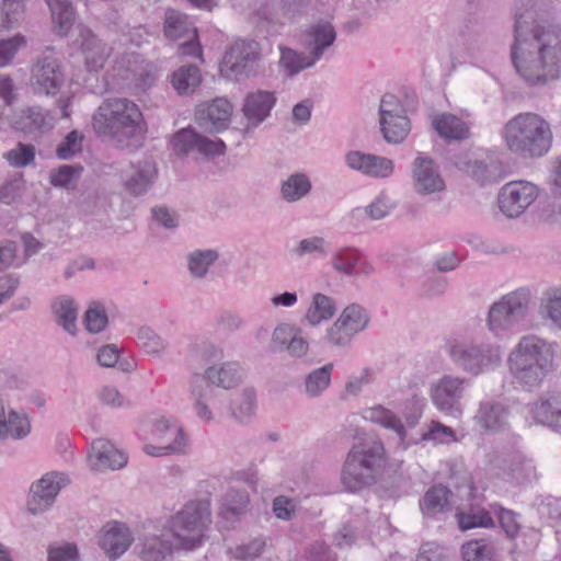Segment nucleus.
<instances>
[{"label": "nucleus", "mask_w": 561, "mask_h": 561, "mask_svg": "<svg viewBox=\"0 0 561 561\" xmlns=\"http://www.w3.org/2000/svg\"><path fill=\"white\" fill-rule=\"evenodd\" d=\"M553 8L545 0L515 4L511 57L517 75L529 87L545 85L561 73V28L549 24Z\"/></svg>", "instance_id": "1"}, {"label": "nucleus", "mask_w": 561, "mask_h": 561, "mask_svg": "<svg viewBox=\"0 0 561 561\" xmlns=\"http://www.w3.org/2000/svg\"><path fill=\"white\" fill-rule=\"evenodd\" d=\"M554 356L553 344L534 334L525 335L508 355V371L516 383L531 390L553 370Z\"/></svg>", "instance_id": "2"}, {"label": "nucleus", "mask_w": 561, "mask_h": 561, "mask_svg": "<svg viewBox=\"0 0 561 561\" xmlns=\"http://www.w3.org/2000/svg\"><path fill=\"white\" fill-rule=\"evenodd\" d=\"M92 127L99 137L121 147L139 141L146 130L139 107L127 99L105 100L92 116Z\"/></svg>", "instance_id": "3"}, {"label": "nucleus", "mask_w": 561, "mask_h": 561, "mask_svg": "<svg viewBox=\"0 0 561 561\" xmlns=\"http://www.w3.org/2000/svg\"><path fill=\"white\" fill-rule=\"evenodd\" d=\"M242 381V369L236 362L208 366L203 374H193L188 382V392L193 401L196 416L204 422L215 420V411L219 410L217 401L222 393L215 387L231 389Z\"/></svg>", "instance_id": "4"}, {"label": "nucleus", "mask_w": 561, "mask_h": 561, "mask_svg": "<svg viewBox=\"0 0 561 561\" xmlns=\"http://www.w3.org/2000/svg\"><path fill=\"white\" fill-rule=\"evenodd\" d=\"M508 150L523 158H539L552 144L550 124L536 113H520L511 118L502 129Z\"/></svg>", "instance_id": "5"}, {"label": "nucleus", "mask_w": 561, "mask_h": 561, "mask_svg": "<svg viewBox=\"0 0 561 561\" xmlns=\"http://www.w3.org/2000/svg\"><path fill=\"white\" fill-rule=\"evenodd\" d=\"M387 462L383 443L370 437L354 445L343 463L341 481L348 492L373 485Z\"/></svg>", "instance_id": "6"}, {"label": "nucleus", "mask_w": 561, "mask_h": 561, "mask_svg": "<svg viewBox=\"0 0 561 561\" xmlns=\"http://www.w3.org/2000/svg\"><path fill=\"white\" fill-rule=\"evenodd\" d=\"M211 524L210 504L205 500L188 501L171 516L168 528L178 550L192 551L199 548Z\"/></svg>", "instance_id": "7"}, {"label": "nucleus", "mask_w": 561, "mask_h": 561, "mask_svg": "<svg viewBox=\"0 0 561 561\" xmlns=\"http://www.w3.org/2000/svg\"><path fill=\"white\" fill-rule=\"evenodd\" d=\"M448 354L457 368L471 376L490 371L502 362L499 345L473 340H455L449 344Z\"/></svg>", "instance_id": "8"}, {"label": "nucleus", "mask_w": 561, "mask_h": 561, "mask_svg": "<svg viewBox=\"0 0 561 561\" xmlns=\"http://www.w3.org/2000/svg\"><path fill=\"white\" fill-rule=\"evenodd\" d=\"M530 290L526 287L518 288L504 295L500 300L491 305L486 325L496 336L504 335L519 325L527 317L530 305Z\"/></svg>", "instance_id": "9"}, {"label": "nucleus", "mask_w": 561, "mask_h": 561, "mask_svg": "<svg viewBox=\"0 0 561 561\" xmlns=\"http://www.w3.org/2000/svg\"><path fill=\"white\" fill-rule=\"evenodd\" d=\"M261 46L255 41H236L225 53L220 65L221 75L232 81L256 77L261 71Z\"/></svg>", "instance_id": "10"}, {"label": "nucleus", "mask_w": 561, "mask_h": 561, "mask_svg": "<svg viewBox=\"0 0 561 561\" xmlns=\"http://www.w3.org/2000/svg\"><path fill=\"white\" fill-rule=\"evenodd\" d=\"M163 35L169 41H183L178 48L179 55L202 58L197 30L187 14L168 9L163 19Z\"/></svg>", "instance_id": "11"}, {"label": "nucleus", "mask_w": 561, "mask_h": 561, "mask_svg": "<svg viewBox=\"0 0 561 561\" xmlns=\"http://www.w3.org/2000/svg\"><path fill=\"white\" fill-rule=\"evenodd\" d=\"M539 193V187L531 182H508L499 193V207L507 218H518L535 203Z\"/></svg>", "instance_id": "12"}, {"label": "nucleus", "mask_w": 561, "mask_h": 561, "mask_svg": "<svg viewBox=\"0 0 561 561\" xmlns=\"http://www.w3.org/2000/svg\"><path fill=\"white\" fill-rule=\"evenodd\" d=\"M467 379L454 376H443L431 389V396L435 407L449 415L458 416L461 414V399L465 396Z\"/></svg>", "instance_id": "13"}, {"label": "nucleus", "mask_w": 561, "mask_h": 561, "mask_svg": "<svg viewBox=\"0 0 561 561\" xmlns=\"http://www.w3.org/2000/svg\"><path fill=\"white\" fill-rule=\"evenodd\" d=\"M67 483V477L56 471L45 473L39 480L33 482L26 503L28 513L38 515L49 510L61 488Z\"/></svg>", "instance_id": "14"}, {"label": "nucleus", "mask_w": 561, "mask_h": 561, "mask_svg": "<svg viewBox=\"0 0 561 561\" xmlns=\"http://www.w3.org/2000/svg\"><path fill=\"white\" fill-rule=\"evenodd\" d=\"M171 145L178 156H187L197 152L204 157H215L226 152V145L221 139H210L198 134L192 127L182 128L175 133Z\"/></svg>", "instance_id": "15"}, {"label": "nucleus", "mask_w": 561, "mask_h": 561, "mask_svg": "<svg viewBox=\"0 0 561 561\" xmlns=\"http://www.w3.org/2000/svg\"><path fill=\"white\" fill-rule=\"evenodd\" d=\"M167 526H146L138 538V556L142 561H163L175 548V540Z\"/></svg>", "instance_id": "16"}, {"label": "nucleus", "mask_w": 561, "mask_h": 561, "mask_svg": "<svg viewBox=\"0 0 561 561\" xmlns=\"http://www.w3.org/2000/svg\"><path fill=\"white\" fill-rule=\"evenodd\" d=\"M412 187L419 195H434L446 190L438 164L430 157L419 154L411 164Z\"/></svg>", "instance_id": "17"}, {"label": "nucleus", "mask_w": 561, "mask_h": 561, "mask_svg": "<svg viewBox=\"0 0 561 561\" xmlns=\"http://www.w3.org/2000/svg\"><path fill=\"white\" fill-rule=\"evenodd\" d=\"M64 83L56 58L46 56L39 59L32 70V85L36 94L55 95Z\"/></svg>", "instance_id": "18"}, {"label": "nucleus", "mask_w": 561, "mask_h": 561, "mask_svg": "<svg viewBox=\"0 0 561 561\" xmlns=\"http://www.w3.org/2000/svg\"><path fill=\"white\" fill-rule=\"evenodd\" d=\"M158 178V169L152 160L133 163L123 175L124 190L134 197L146 195Z\"/></svg>", "instance_id": "19"}, {"label": "nucleus", "mask_w": 561, "mask_h": 561, "mask_svg": "<svg viewBox=\"0 0 561 561\" xmlns=\"http://www.w3.org/2000/svg\"><path fill=\"white\" fill-rule=\"evenodd\" d=\"M232 106L225 98H217L210 103L202 104L196 108L197 125L208 133H218L227 128Z\"/></svg>", "instance_id": "20"}, {"label": "nucleus", "mask_w": 561, "mask_h": 561, "mask_svg": "<svg viewBox=\"0 0 561 561\" xmlns=\"http://www.w3.org/2000/svg\"><path fill=\"white\" fill-rule=\"evenodd\" d=\"M455 165L481 184L497 182L502 179L501 164L492 158L479 160L466 152L455 158Z\"/></svg>", "instance_id": "21"}, {"label": "nucleus", "mask_w": 561, "mask_h": 561, "mask_svg": "<svg viewBox=\"0 0 561 561\" xmlns=\"http://www.w3.org/2000/svg\"><path fill=\"white\" fill-rule=\"evenodd\" d=\"M11 127L24 134H37L54 127V117L41 106H30L15 112L10 119Z\"/></svg>", "instance_id": "22"}, {"label": "nucleus", "mask_w": 561, "mask_h": 561, "mask_svg": "<svg viewBox=\"0 0 561 561\" xmlns=\"http://www.w3.org/2000/svg\"><path fill=\"white\" fill-rule=\"evenodd\" d=\"M276 103V98L273 92L257 90L249 93L242 106V112L247 118L245 130L257 127L271 114L272 108Z\"/></svg>", "instance_id": "23"}, {"label": "nucleus", "mask_w": 561, "mask_h": 561, "mask_svg": "<svg viewBox=\"0 0 561 561\" xmlns=\"http://www.w3.org/2000/svg\"><path fill=\"white\" fill-rule=\"evenodd\" d=\"M133 536L129 528L122 523L107 524L101 534L99 543L102 550L114 560L121 557L131 545Z\"/></svg>", "instance_id": "24"}, {"label": "nucleus", "mask_w": 561, "mask_h": 561, "mask_svg": "<svg viewBox=\"0 0 561 561\" xmlns=\"http://www.w3.org/2000/svg\"><path fill=\"white\" fill-rule=\"evenodd\" d=\"M81 51L84 57V65L89 71L102 69L111 55L108 47L91 30L82 28L80 32Z\"/></svg>", "instance_id": "25"}, {"label": "nucleus", "mask_w": 561, "mask_h": 561, "mask_svg": "<svg viewBox=\"0 0 561 561\" xmlns=\"http://www.w3.org/2000/svg\"><path fill=\"white\" fill-rule=\"evenodd\" d=\"M527 408L535 423L561 430V393L540 398Z\"/></svg>", "instance_id": "26"}, {"label": "nucleus", "mask_w": 561, "mask_h": 561, "mask_svg": "<svg viewBox=\"0 0 561 561\" xmlns=\"http://www.w3.org/2000/svg\"><path fill=\"white\" fill-rule=\"evenodd\" d=\"M89 458L92 467L98 470H116L127 463L126 455L116 449L112 443L103 438L93 440Z\"/></svg>", "instance_id": "27"}, {"label": "nucleus", "mask_w": 561, "mask_h": 561, "mask_svg": "<svg viewBox=\"0 0 561 561\" xmlns=\"http://www.w3.org/2000/svg\"><path fill=\"white\" fill-rule=\"evenodd\" d=\"M336 32L329 22L312 24L306 32L305 45L316 61L320 60L324 51L333 45Z\"/></svg>", "instance_id": "28"}, {"label": "nucleus", "mask_w": 561, "mask_h": 561, "mask_svg": "<svg viewBox=\"0 0 561 561\" xmlns=\"http://www.w3.org/2000/svg\"><path fill=\"white\" fill-rule=\"evenodd\" d=\"M363 417L366 421L378 424L387 430L393 431L399 438V443L403 444L407 437L405 427L400 417L391 410L381 404L366 408L363 411Z\"/></svg>", "instance_id": "29"}, {"label": "nucleus", "mask_w": 561, "mask_h": 561, "mask_svg": "<svg viewBox=\"0 0 561 561\" xmlns=\"http://www.w3.org/2000/svg\"><path fill=\"white\" fill-rule=\"evenodd\" d=\"M433 127L440 137L448 140H463L470 136L468 124L448 113L436 116L433 119Z\"/></svg>", "instance_id": "30"}, {"label": "nucleus", "mask_w": 561, "mask_h": 561, "mask_svg": "<svg viewBox=\"0 0 561 561\" xmlns=\"http://www.w3.org/2000/svg\"><path fill=\"white\" fill-rule=\"evenodd\" d=\"M248 504L249 496L245 491L230 489L220 500L219 516L229 523H234L245 513Z\"/></svg>", "instance_id": "31"}, {"label": "nucleus", "mask_w": 561, "mask_h": 561, "mask_svg": "<svg viewBox=\"0 0 561 561\" xmlns=\"http://www.w3.org/2000/svg\"><path fill=\"white\" fill-rule=\"evenodd\" d=\"M362 252L354 247H342L333 252L330 264L340 275L346 277L357 276Z\"/></svg>", "instance_id": "32"}, {"label": "nucleus", "mask_w": 561, "mask_h": 561, "mask_svg": "<svg viewBox=\"0 0 561 561\" xmlns=\"http://www.w3.org/2000/svg\"><path fill=\"white\" fill-rule=\"evenodd\" d=\"M55 33L66 36L75 23V10L69 0H46Z\"/></svg>", "instance_id": "33"}, {"label": "nucleus", "mask_w": 561, "mask_h": 561, "mask_svg": "<svg viewBox=\"0 0 561 561\" xmlns=\"http://www.w3.org/2000/svg\"><path fill=\"white\" fill-rule=\"evenodd\" d=\"M312 183L302 172H295L282 182L280 195L287 203H296L310 194Z\"/></svg>", "instance_id": "34"}, {"label": "nucleus", "mask_w": 561, "mask_h": 561, "mask_svg": "<svg viewBox=\"0 0 561 561\" xmlns=\"http://www.w3.org/2000/svg\"><path fill=\"white\" fill-rule=\"evenodd\" d=\"M336 304L333 298L317 293L312 296L311 304L305 314L306 321L314 327L328 321L336 313Z\"/></svg>", "instance_id": "35"}, {"label": "nucleus", "mask_w": 561, "mask_h": 561, "mask_svg": "<svg viewBox=\"0 0 561 561\" xmlns=\"http://www.w3.org/2000/svg\"><path fill=\"white\" fill-rule=\"evenodd\" d=\"M330 243L321 236H311L299 240L290 254L298 259L312 257L323 260L329 255Z\"/></svg>", "instance_id": "36"}, {"label": "nucleus", "mask_w": 561, "mask_h": 561, "mask_svg": "<svg viewBox=\"0 0 561 561\" xmlns=\"http://www.w3.org/2000/svg\"><path fill=\"white\" fill-rule=\"evenodd\" d=\"M279 66L288 77H294L317 64L310 54L306 55L286 46H279Z\"/></svg>", "instance_id": "37"}, {"label": "nucleus", "mask_w": 561, "mask_h": 561, "mask_svg": "<svg viewBox=\"0 0 561 561\" xmlns=\"http://www.w3.org/2000/svg\"><path fill=\"white\" fill-rule=\"evenodd\" d=\"M476 420L486 430H497L506 423L507 411L499 402L483 401L480 403Z\"/></svg>", "instance_id": "38"}, {"label": "nucleus", "mask_w": 561, "mask_h": 561, "mask_svg": "<svg viewBox=\"0 0 561 561\" xmlns=\"http://www.w3.org/2000/svg\"><path fill=\"white\" fill-rule=\"evenodd\" d=\"M504 470L517 482H530L537 477L534 461L522 453H514L505 460Z\"/></svg>", "instance_id": "39"}, {"label": "nucleus", "mask_w": 561, "mask_h": 561, "mask_svg": "<svg viewBox=\"0 0 561 561\" xmlns=\"http://www.w3.org/2000/svg\"><path fill=\"white\" fill-rule=\"evenodd\" d=\"M202 81L201 71L195 65L180 67L171 75V84L181 95H187L195 91Z\"/></svg>", "instance_id": "40"}, {"label": "nucleus", "mask_w": 561, "mask_h": 561, "mask_svg": "<svg viewBox=\"0 0 561 561\" xmlns=\"http://www.w3.org/2000/svg\"><path fill=\"white\" fill-rule=\"evenodd\" d=\"M53 309L57 323L67 333L75 335L77 333L76 322L78 317V307L75 300L68 296H61L55 300Z\"/></svg>", "instance_id": "41"}, {"label": "nucleus", "mask_w": 561, "mask_h": 561, "mask_svg": "<svg viewBox=\"0 0 561 561\" xmlns=\"http://www.w3.org/2000/svg\"><path fill=\"white\" fill-rule=\"evenodd\" d=\"M332 370L333 364L329 363L306 375L304 380V392L306 396L309 398H317L321 396L330 386Z\"/></svg>", "instance_id": "42"}, {"label": "nucleus", "mask_w": 561, "mask_h": 561, "mask_svg": "<svg viewBox=\"0 0 561 561\" xmlns=\"http://www.w3.org/2000/svg\"><path fill=\"white\" fill-rule=\"evenodd\" d=\"M219 259L215 249L195 250L187 254V268L194 278H204L213 265Z\"/></svg>", "instance_id": "43"}, {"label": "nucleus", "mask_w": 561, "mask_h": 561, "mask_svg": "<svg viewBox=\"0 0 561 561\" xmlns=\"http://www.w3.org/2000/svg\"><path fill=\"white\" fill-rule=\"evenodd\" d=\"M495 551L494 543L488 539L470 540L461 548L465 561H497Z\"/></svg>", "instance_id": "44"}, {"label": "nucleus", "mask_w": 561, "mask_h": 561, "mask_svg": "<svg viewBox=\"0 0 561 561\" xmlns=\"http://www.w3.org/2000/svg\"><path fill=\"white\" fill-rule=\"evenodd\" d=\"M449 493L450 491L442 484L432 486L425 493L420 504L422 512L426 516H435L436 514L444 512L448 505Z\"/></svg>", "instance_id": "45"}, {"label": "nucleus", "mask_w": 561, "mask_h": 561, "mask_svg": "<svg viewBox=\"0 0 561 561\" xmlns=\"http://www.w3.org/2000/svg\"><path fill=\"white\" fill-rule=\"evenodd\" d=\"M299 333H301V328L299 327L290 323L278 324L272 333L270 350L273 353H288Z\"/></svg>", "instance_id": "46"}, {"label": "nucleus", "mask_w": 561, "mask_h": 561, "mask_svg": "<svg viewBox=\"0 0 561 561\" xmlns=\"http://www.w3.org/2000/svg\"><path fill=\"white\" fill-rule=\"evenodd\" d=\"M256 394L252 388H247L231 403V415L238 422H248L256 408Z\"/></svg>", "instance_id": "47"}, {"label": "nucleus", "mask_w": 561, "mask_h": 561, "mask_svg": "<svg viewBox=\"0 0 561 561\" xmlns=\"http://www.w3.org/2000/svg\"><path fill=\"white\" fill-rule=\"evenodd\" d=\"M3 430V439H23L31 433V422L25 413L11 410L8 414L4 413Z\"/></svg>", "instance_id": "48"}, {"label": "nucleus", "mask_w": 561, "mask_h": 561, "mask_svg": "<svg viewBox=\"0 0 561 561\" xmlns=\"http://www.w3.org/2000/svg\"><path fill=\"white\" fill-rule=\"evenodd\" d=\"M154 434L164 444L170 442H178L182 437V449L187 445V437L183 427L172 419L161 417L154 423Z\"/></svg>", "instance_id": "49"}, {"label": "nucleus", "mask_w": 561, "mask_h": 561, "mask_svg": "<svg viewBox=\"0 0 561 561\" xmlns=\"http://www.w3.org/2000/svg\"><path fill=\"white\" fill-rule=\"evenodd\" d=\"M83 168L80 164H62L49 173V182L55 187L71 190L81 176Z\"/></svg>", "instance_id": "50"}, {"label": "nucleus", "mask_w": 561, "mask_h": 561, "mask_svg": "<svg viewBox=\"0 0 561 561\" xmlns=\"http://www.w3.org/2000/svg\"><path fill=\"white\" fill-rule=\"evenodd\" d=\"M337 319L355 334L363 331L369 321L367 311L356 304L346 307Z\"/></svg>", "instance_id": "51"}, {"label": "nucleus", "mask_w": 561, "mask_h": 561, "mask_svg": "<svg viewBox=\"0 0 561 561\" xmlns=\"http://www.w3.org/2000/svg\"><path fill=\"white\" fill-rule=\"evenodd\" d=\"M190 356L195 360L210 363L219 360L224 356L222 350L206 339H198L190 345Z\"/></svg>", "instance_id": "52"}, {"label": "nucleus", "mask_w": 561, "mask_h": 561, "mask_svg": "<svg viewBox=\"0 0 561 561\" xmlns=\"http://www.w3.org/2000/svg\"><path fill=\"white\" fill-rule=\"evenodd\" d=\"M138 345L150 355H158L165 351L168 343L149 327H141L137 331Z\"/></svg>", "instance_id": "53"}, {"label": "nucleus", "mask_w": 561, "mask_h": 561, "mask_svg": "<svg viewBox=\"0 0 561 561\" xmlns=\"http://www.w3.org/2000/svg\"><path fill=\"white\" fill-rule=\"evenodd\" d=\"M459 527L462 530L476 527H490L493 526L490 513L484 508L471 507L468 512H461L457 515Z\"/></svg>", "instance_id": "54"}, {"label": "nucleus", "mask_w": 561, "mask_h": 561, "mask_svg": "<svg viewBox=\"0 0 561 561\" xmlns=\"http://www.w3.org/2000/svg\"><path fill=\"white\" fill-rule=\"evenodd\" d=\"M380 125L390 124L394 118L405 116L407 111L400 100L391 93L382 96L379 106Z\"/></svg>", "instance_id": "55"}, {"label": "nucleus", "mask_w": 561, "mask_h": 561, "mask_svg": "<svg viewBox=\"0 0 561 561\" xmlns=\"http://www.w3.org/2000/svg\"><path fill=\"white\" fill-rule=\"evenodd\" d=\"M380 129L388 142L400 144L410 133V121L407 115L397 117L390 124L380 125Z\"/></svg>", "instance_id": "56"}, {"label": "nucleus", "mask_w": 561, "mask_h": 561, "mask_svg": "<svg viewBox=\"0 0 561 561\" xmlns=\"http://www.w3.org/2000/svg\"><path fill=\"white\" fill-rule=\"evenodd\" d=\"M394 208L396 204L386 193L381 192L364 208V213L371 220H381L388 217Z\"/></svg>", "instance_id": "57"}, {"label": "nucleus", "mask_w": 561, "mask_h": 561, "mask_svg": "<svg viewBox=\"0 0 561 561\" xmlns=\"http://www.w3.org/2000/svg\"><path fill=\"white\" fill-rule=\"evenodd\" d=\"M11 167L24 168L35 159V147L31 144L19 142L13 149L4 153Z\"/></svg>", "instance_id": "58"}, {"label": "nucleus", "mask_w": 561, "mask_h": 561, "mask_svg": "<svg viewBox=\"0 0 561 561\" xmlns=\"http://www.w3.org/2000/svg\"><path fill=\"white\" fill-rule=\"evenodd\" d=\"M107 314L105 308L98 302H92L84 313L83 322L85 329L91 333H99L107 324Z\"/></svg>", "instance_id": "59"}, {"label": "nucleus", "mask_w": 561, "mask_h": 561, "mask_svg": "<svg viewBox=\"0 0 561 561\" xmlns=\"http://www.w3.org/2000/svg\"><path fill=\"white\" fill-rule=\"evenodd\" d=\"M80 554L73 542H54L47 547V561H79Z\"/></svg>", "instance_id": "60"}, {"label": "nucleus", "mask_w": 561, "mask_h": 561, "mask_svg": "<svg viewBox=\"0 0 561 561\" xmlns=\"http://www.w3.org/2000/svg\"><path fill=\"white\" fill-rule=\"evenodd\" d=\"M344 325L339 319L332 323L325 334V341L336 347H347L351 345L353 337L356 335Z\"/></svg>", "instance_id": "61"}, {"label": "nucleus", "mask_w": 561, "mask_h": 561, "mask_svg": "<svg viewBox=\"0 0 561 561\" xmlns=\"http://www.w3.org/2000/svg\"><path fill=\"white\" fill-rule=\"evenodd\" d=\"M24 5L18 0H0V30L10 28L23 13Z\"/></svg>", "instance_id": "62"}, {"label": "nucleus", "mask_w": 561, "mask_h": 561, "mask_svg": "<svg viewBox=\"0 0 561 561\" xmlns=\"http://www.w3.org/2000/svg\"><path fill=\"white\" fill-rule=\"evenodd\" d=\"M366 169L364 171V175L370 176V178H388L393 172V162L392 160L381 157L371 154L369 156V160L366 164Z\"/></svg>", "instance_id": "63"}, {"label": "nucleus", "mask_w": 561, "mask_h": 561, "mask_svg": "<svg viewBox=\"0 0 561 561\" xmlns=\"http://www.w3.org/2000/svg\"><path fill=\"white\" fill-rule=\"evenodd\" d=\"M546 314L556 325L561 327V287L546 293Z\"/></svg>", "instance_id": "64"}]
</instances>
